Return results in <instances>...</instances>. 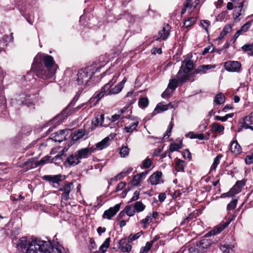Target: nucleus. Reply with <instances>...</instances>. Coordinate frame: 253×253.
I'll return each mask as SVG.
<instances>
[{
    "instance_id": "f257e3e1",
    "label": "nucleus",
    "mask_w": 253,
    "mask_h": 253,
    "mask_svg": "<svg viewBox=\"0 0 253 253\" xmlns=\"http://www.w3.org/2000/svg\"><path fill=\"white\" fill-rule=\"evenodd\" d=\"M34 62L38 65L34 72L43 79L52 77L58 68L53 57L48 54L38 53L34 58Z\"/></svg>"
},
{
    "instance_id": "f03ea898",
    "label": "nucleus",
    "mask_w": 253,
    "mask_h": 253,
    "mask_svg": "<svg viewBox=\"0 0 253 253\" xmlns=\"http://www.w3.org/2000/svg\"><path fill=\"white\" fill-rule=\"evenodd\" d=\"M233 219L232 218L223 224H219L213 230L207 233L205 237L195 245L198 252L199 253H204L212 244L217 243L219 239L216 236V235L220 233L227 227Z\"/></svg>"
},
{
    "instance_id": "7ed1b4c3",
    "label": "nucleus",
    "mask_w": 253,
    "mask_h": 253,
    "mask_svg": "<svg viewBox=\"0 0 253 253\" xmlns=\"http://www.w3.org/2000/svg\"><path fill=\"white\" fill-rule=\"evenodd\" d=\"M33 253H65V250L60 245L53 247L49 241L35 238L33 239Z\"/></svg>"
},
{
    "instance_id": "20e7f679",
    "label": "nucleus",
    "mask_w": 253,
    "mask_h": 253,
    "mask_svg": "<svg viewBox=\"0 0 253 253\" xmlns=\"http://www.w3.org/2000/svg\"><path fill=\"white\" fill-rule=\"evenodd\" d=\"M97 71L93 66H89L80 70L77 75V82L79 84H86L91 77Z\"/></svg>"
},
{
    "instance_id": "39448f33",
    "label": "nucleus",
    "mask_w": 253,
    "mask_h": 253,
    "mask_svg": "<svg viewBox=\"0 0 253 253\" xmlns=\"http://www.w3.org/2000/svg\"><path fill=\"white\" fill-rule=\"evenodd\" d=\"M66 176L62 174L57 175H45L42 177V179L52 184L55 188L59 189L60 187V182L65 179Z\"/></svg>"
},
{
    "instance_id": "423d86ee",
    "label": "nucleus",
    "mask_w": 253,
    "mask_h": 253,
    "mask_svg": "<svg viewBox=\"0 0 253 253\" xmlns=\"http://www.w3.org/2000/svg\"><path fill=\"white\" fill-rule=\"evenodd\" d=\"M32 242L28 240L27 237H22L19 240L17 247L20 249L23 253H31Z\"/></svg>"
},
{
    "instance_id": "0eeeda50",
    "label": "nucleus",
    "mask_w": 253,
    "mask_h": 253,
    "mask_svg": "<svg viewBox=\"0 0 253 253\" xmlns=\"http://www.w3.org/2000/svg\"><path fill=\"white\" fill-rule=\"evenodd\" d=\"M118 77L119 75L114 76L112 80L101 88V91L97 93L94 97V99H96V101H99L102 97H103L106 92V94H108V90L114 84V83L116 82Z\"/></svg>"
},
{
    "instance_id": "6e6552de",
    "label": "nucleus",
    "mask_w": 253,
    "mask_h": 253,
    "mask_svg": "<svg viewBox=\"0 0 253 253\" xmlns=\"http://www.w3.org/2000/svg\"><path fill=\"white\" fill-rule=\"evenodd\" d=\"M62 156L63 154L57 155L51 160L50 156H46L43 157L40 161L33 160V168L42 166L48 163H52L53 161H57L59 159H61Z\"/></svg>"
},
{
    "instance_id": "1a4fd4ad",
    "label": "nucleus",
    "mask_w": 253,
    "mask_h": 253,
    "mask_svg": "<svg viewBox=\"0 0 253 253\" xmlns=\"http://www.w3.org/2000/svg\"><path fill=\"white\" fill-rule=\"evenodd\" d=\"M73 189V183L67 182H65L64 185L58 189L59 191L63 192L61 195L63 200L67 201L69 199V194Z\"/></svg>"
},
{
    "instance_id": "9d476101",
    "label": "nucleus",
    "mask_w": 253,
    "mask_h": 253,
    "mask_svg": "<svg viewBox=\"0 0 253 253\" xmlns=\"http://www.w3.org/2000/svg\"><path fill=\"white\" fill-rule=\"evenodd\" d=\"M224 67L226 71L231 72H239L241 67L240 62L235 61H228L225 63Z\"/></svg>"
},
{
    "instance_id": "9b49d317",
    "label": "nucleus",
    "mask_w": 253,
    "mask_h": 253,
    "mask_svg": "<svg viewBox=\"0 0 253 253\" xmlns=\"http://www.w3.org/2000/svg\"><path fill=\"white\" fill-rule=\"evenodd\" d=\"M71 132V130L69 129L60 130L55 133V135L52 136L51 139L55 142H62L67 138L68 134L70 133Z\"/></svg>"
},
{
    "instance_id": "f8f14e48",
    "label": "nucleus",
    "mask_w": 253,
    "mask_h": 253,
    "mask_svg": "<svg viewBox=\"0 0 253 253\" xmlns=\"http://www.w3.org/2000/svg\"><path fill=\"white\" fill-rule=\"evenodd\" d=\"M95 150V149L93 147H86L79 150L77 151L76 154L80 160L82 159L87 158L88 155L93 153Z\"/></svg>"
},
{
    "instance_id": "ddd939ff",
    "label": "nucleus",
    "mask_w": 253,
    "mask_h": 253,
    "mask_svg": "<svg viewBox=\"0 0 253 253\" xmlns=\"http://www.w3.org/2000/svg\"><path fill=\"white\" fill-rule=\"evenodd\" d=\"M120 209V204H118L116 205L114 207H111L108 210L105 211L103 213V217L108 219H111L119 211Z\"/></svg>"
},
{
    "instance_id": "4468645a",
    "label": "nucleus",
    "mask_w": 253,
    "mask_h": 253,
    "mask_svg": "<svg viewBox=\"0 0 253 253\" xmlns=\"http://www.w3.org/2000/svg\"><path fill=\"white\" fill-rule=\"evenodd\" d=\"M173 105L171 103H169L168 104H165L163 102L158 103L155 110L153 112L152 114L155 115L157 114L162 113L164 111H167L169 108H172Z\"/></svg>"
},
{
    "instance_id": "2eb2a0df",
    "label": "nucleus",
    "mask_w": 253,
    "mask_h": 253,
    "mask_svg": "<svg viewBox=\"0 0 253 253\" xmlns=\"http://www.w3.org/2000/svg\"><path fill=\"white\" fill-rule=\"evenodd\" d=\"M239 184H241V186H243V183L242 181H237L235 185L231 189V190L226 193H225L224 195L226 197H232L234 195L238 194L241 191V189L240 188Z\"/></svg>"
},
{
    "instance_id": "dca6fc26",
    "label": "nucleus",
    "mask_w": 253,
    "mask_h": 253,
    "mask_svg": "<svg viewBox=\"0 0 253 253\" xmlns=\"http://www.w3.org/2000/svg\"><path fill=\"white\" fill-rule=\"evenodd\" d=\"M215 67V65H203L196 68L194 71V74L202 75L205 74L208 70L213 69Z\"/></svg>"
},
{
    "instance_id": "f3484780",
    "label": "nucleus",
    "mask_w": 253,
    "mask_h": 253,
    "mask_svg": "<svg viewBox=\"0 0 253 253\" xmlns=\"http://www.w3.org/2000/svg\"><path fill=\"white\" fill-rule=\"evenodd\" d=\"M162 173L161 171H157L153 173L149 177V180L152 185L160 184L161 181Z\"/></svg>"
},
{
    "instance_id": "a211bd4d",
    "label": "nucleus",
    "mask_w": 253,
    "mask_h": 253,
    "mask_svg": "<svg viewBox=\"0 0 253 253\" xmlns=\"http://www.w3.org/2000/svg\"><path fill=\"white\" fill-rule=\"evenodd\" d=\"M170 26L168 25H164L163 29L159 32V37L156 39L157 40L161 39L166 40L169 35Z\"/></svg>"
},
{
    "instance_id": "6ab92c4d",
    "label": "nucleus",
    "mask_w": 253,
    "mask_h": 253,
    "mask_svg": "<svg viewBox=\"0 0 253 253\" xmlns=\"http://www.w3.org/2000/svg\"><path fill=\"white\" fill-rule=\"evenodd\" d=\"M65 162L67 163L70 166H75L79 164L81 162V161L79 159L77 155L75 154L71 155L68 157Z\"/></svg>"
},
{
    "instance_id": "aec40b11",
    "label": "nucleus",
    "mask_w": 253,
    "mask_h": 253,
    "mask_svg": "<svg viewBox=\"0 0 253 253\" xmlns=\"http://www.w3.org/2000/svg\"><path fill=\"white\" fill-rule=\"evenodd\" d=\"M110 137L107 136L102 140L100 142H98L96 144V147L94 148L95 150H103L106 148L109 145Z\"/></svg>"
},
{
    "instance_id": "412c9836",
    "label": "nucleus",
    "mask_w": 253,
    "mask_h": 253,
    "mask_svg": "<svg viewBox=\"0 0 253 253\" xmlns=\"http://www.w3.org/2000/svg\"><path fill=\"white\" fill-rule=\"evenodd\" d=\"M139 124V120L137 118L133 120V122L130 123L128 126H126L124 128L125 132L127 133L132 132L136 130V127Z\"/></svg>"
},
{
    "instance_id": "4be33fe9",
    "label": "nucleus",
    "mask_w": 253,
    "mask_h": 253,
    "mask_svg": "<svg viewBox=\"0 0 253 253\" xmlns=\"http://www.w3.org/2000/svg\"><path fill=\"white\" fill-rule=\"evenodd\" d=\"M188 73V72H184L183 68H180L176 76L181 83L186 82L189 79V76Z\"/></svg>"
},
{
    "instance_id": "5701e85b",
    "label": "nucleus",
    "mask_w": 253,
    "mask_h": 253,
    "mask_svg": "<svg viewBox=\"0 0 253 253\" xmlns=\"http://www.w3.org/2000/svg\"><path fill=\"white\" fill-rule=\"evenodd\" d=\"M193 62L191 60H189L183 61L180 68H183V71L184 72L189 73L193 69Z\"/></svg>"
},
{
    "instance_id": "b1692460",
    "label": "nucleus",
    "mask_w": 253,
    "mask_h": 253,
    "mask_svg": "<svg viewBox=\"0 0 253 253\" xmlns=\"http://www.w3.org/2000/svg\"><path fill=\"white\" fill-rule=\"evenodd\" d=\"M131 246L125 242L124 240H122L120 242V249L123 253L129 252L131 249Z\"/></svg>"
},
{
    "instance_id": "393cba45",
    "label": "nucleus",
    "mask_w": 253,
    "mask_h": 253,
    "mask_svg": "<svg viewBox=\"0 0 253 253\" xmlns=\"http://www.w3.org/2000/svg\"><path fill=\"white\" fill-rule=\"evenodd\" d=\"M104 120V115L101 114L95 117L92 121V125L95 126H102Z\"/></svg>"
},
{
    "instance_id": "a878e982",
    "label": "nucleus",
    "mask_w": 253,
    "mask_h": 253,
    "mask_svg": "<svg viewBox=\"0 0 253 253\" xmlns=\"http://www.w3.org/2000/svg\"><path fill=\"white\" fill-rule=\"evenodd\" d=\"M230 150L232 153L238 154L241 152L242 149L240 145L237 143V142L236 141H234L231 144Z\"/></svg>"
},
{
    "instance_id": "bb28decb",
    "label": "nucleus",
    "mask_w": 253,
    "mask_h": 253,
    "mask_svg": "<svg viewBox=\"0 0 253 253\" xmlns=\"http://www.w3.org/2000/svg\"><path fill=\"white\" fill-rule=\"evenodd\" d=\"M29 7H25L24 9H21V12L23 15V16L25 18L27 21L30 23H32V20L31 18L30 15V5H29Z\"/></svg>"
},
{
    "instance_id": "cd10ccee",
    "label": "nucleus",
    "mask_w": 253,
    "mask_h": 253,
    "mask_svg": "<svg viewBox=\"0 0 253 253\" xmlns=\"http://www.w3.org/2000/svg\"><path fill=\"white\" fill-rule=\"evenodd\" d=\"M110 242V239L107 238L104 242L100 247L99 250L96 252L97 253H105L107 249L109 248Z\"/></svg>"
},
{
    "instance_id": "c85d7f7f",
    "label": "nucleus",
    "mask_w": 253,
    "mask_h": 253,
    "mask_svg": "<svg viewBox=\"0 0 253 253\" xmlns=\"http://www.w3.org/2000/svg\"><path fill=\"white\" fill-rule=\"evenodd\" d=\"M85 135V130L82 129H79L77 131H75L72 136L73 141H77L82 138Z\"/></svg>"
},
{
    "instance_id": "c756f323",
    "label": "nucleus",
    "mask_w": 253,
    "mask_h": 253,
    "mask_svg": "<svg viewBox=\"0 0 253 253\" xmlns=\"http://www.w3.org/2000/svg\"><path fill=\"white\" fill-rule=\"evenodd\" d=\"M175 170L177 172L184 171V162L182 160L176 159L175 161Z\"/></svg>"
},
{
    "instance_id": "7c9ffc66",
    "label": "nucleus",
    "mask_w": 253,
    "mask_h": 253,
    "mask_svg": "<svg viewBox=\"0 0 253 253\" xmlns=\"http://www.w3.org/2000/svg\"><path fill=\"white\" fill-rule=\"evenodd\" d=\"M181 253H199L195 245L185 247L182 248Z\"/></svg>"
},
{
    "instance_id": "2f4dec72",
    "label": "nucleus",
    "mask_w": 253,
    "mask_h": 253,
    "mask_svg": "<svg viewBox=\"0 0 253 253\" xmlns=\"http://www.w3.org/2000/svg\"><path fill=\"white\" fill-rule=\"evenodd\" d=\"M211 131L215 132H221L224 129L223 126L217 123H214L211 125Z\"/></svg>"
},
{
    "instance_id": "473e14b6",
    "label": "nucleus",
    "mask_w": 253,
    "mask_h": 253,
    "mask_svg": "<svg viewBox=\"0 0 253 253\" xmlns=\"http://www.w3.org/2000/svg\"><path fill=\"white\" fill-rule=\"evenodd\" d=\"M225 96L222 93H218L214 97L213 101L217 104H222L225 102Z\"/></svg>"
},
{
    "instance_id": "72a5a7b5",
    "label": "nucleus",
    "mask_w": 253,
    "mask_h": 253,
    "mask_svg": "<svg viewBox=\"0 0 253 253\" xmlns=\"http://www.w3.org/2000/svg\"><path fill=\"white\" fill-rule=\"evenodd\" d=\"M133 208L137 212H141L144 210L145 206L141 201L135 202L133 205Z\"/></svg>"
},
{
    "instance_id": "f704fd0d",
    "label": "nucleus",
    "mask_w": 253,
    "mask_h": 253,
    "mask_svg": "<svg viewBox=\"0 0 253 253\" xmlns=\"http://www.w3.org/2000/svg\"><path fill=\"white\" fill-rule=\"evenodd\" d=\"M197 21V18L196 17H190L187 20H186L184 22V26L185 28H189L194 25Z\"/></svg>"
},
{
    "instance_id": "c9c22d12",
    "label": "nucleus",
    "mask_w": 253,
    "mask_h": 253,
    "mask_svg": "<svg viewBox=\"0 0 253 253\" xmlns=\"http://www.w3.org/2000/svg\"><path fill=\"white\" fill-rule=\"evenodd\" d=\"M242 49L249 55H253V44H247L243 45Z\"/></svg>"
},
{
    "instance_id": "e433bc0d",
    "label": "nucleus",
    "mask_w": 253,
    "mask_h": 253,
    "mask_svg": "<svg viewBox=\"0 0 253 253\" xmlns=\"http://www.w3.org/2000/svg\"><path fill=\"white\" fill-rule=\"evenodd\" d=\"M234 246L233 245L223 244L219 247L220 250L224 253H229L230 250H232Z\"/></svg>"
},
{
    "instance_id": "4c0bfd02",
    "label": "nucleus",
    "mask_w": 253,
    "mask_h": 253,
    "mask_svg": "<svg viewBox=\"0 0 253 253\" xmlns=\"http://www.w3.org/2000/svg\"><path fill=\"white\" fill-rule=\"evenodd\" d=\"M122 89V87L121 85H116L114 87L111 88L108 90L107 94L109 95L115 94L119 93Z\"/></svg>"
},
{
    "instance_id": "58836bf2",
    "label": "nucleus",
    "mask_w": 253,
    "mask_h": 253,
    "mask_svg": "<svg viewBox=\"0 0 253 253\" xmlns=\"http://www.w3.org/2000/svg\"><path fill=\"white\" fill-rule=\"evenodd\" d=\"M154 243V241L147 242L146 243L145 246L141 248L139 253H148Z\"/></svg>"
},
{
    "instance_id": "ea45409f",
    "label": "nucleus",
    "mask_w": 253,
    "mask_h": 253,
    "mask_svg": "<svg viewBox=\"0 0 253 253\" xmlns=\"http://www.w3.org/2000/svg\"><path fill=\"white\" fill-rule=\"evenodd\" d=\"M152 217L150 214L147 215L145 218L141 220V223L143 224V227L144 229H146L147 227V225L149 224L152 222Z\"/></svg>"
},
{
    "instance_id": "a19ab883",
    "label": "nucleus",
    "mask_w": 253,
    "mask_h": 253,
    "mask_svg": "<svg viewBox=\"0 0 253 253\" xmlns=\"http://www.w3.org/2000/svg\"><path fill=\"white\" fill-rule=\"evenodd\" d=\"M149 104V100L147 97H141L138 101L139 106L141 108L146 107Z\"/></svg>"
},
{
    "instance_id": "79ce46f5",
    "label": "nucleus",
    "mask_w": 253,
    "mask_h": 253,
    "mask_svg": "<svg viewBox=\"0 0 253 253\" xmlns=\"http://www.w3.org/2000/svg\"><path fill=\"white\" fill-rule=\"evenodd\" d=\"M129 149L127 147V146H122L120 151V154L121 157L125 158L127 156H128L129 154Z\"/></svg>"
},
{
    "instance_id": "37998d69",
    "label": "nucleus",
    "mask_w": 253,
    "mask_h": 253,
    "mask_svg": "<svg viewBox=\"0 0 253 253\" xmlns=\"http://www.w3.org/2000/svg\"><path fill=\"white\" fill-rule=\"evenodd\" d=\"M177 80L175 79H171L168 84V88L173 91L177 87Z\"/></svg>"
},
{
    "instance_id": "c03bdc74",
    "label": "nucleus",
    "mask_w": 253,
    "mask_h": 253,
    "mask_svg": "<svg viewBox=\"0 0 253 253\" xmlns=\"http://www.w3.org/2000/svg\"><path fill=\"white\" fill-rule=\"evenodd\" d=\"M125 210L126 214L129 216L133 215L136 211L133 207L130 205L126 206Z\"/></svg>"
},
{
    "instance_id": "a18cd8bd",
    "label": "nucleus",
    "mask_w": 253,
    "mask_h": 253,
    "mask_svg": "<svg viewBox=\"0 0 253 253\" xmlns=\"http://www.w3.org/2000/svg\"><path fill=\"white\" fill-rule=\"evenodd\" d=\"M133 170V168L131 167L126 168L124 169L120 173L118 174V177H122L125 176L126 174L130 173Z\"/></svg>"
},
{
    "instance_id": "49530a36",
    "label": "nucleus",
    "mask_w": 253,
    "mask_h": 253,
    "mask_svg": "<svg viewBox=\"0 0 253 253\" xmlns=\"http://www.w3.org/2000/svg\"><path fill=\"white\" fill-rule=\"evenodd\" d=\"M222 156L221 155L217 156L214 159L213 161V163L211 167V169L213 170H215L217 166L219 164V161L220 159L221 158Z\"/></svg>"
},
{
    "instance_id": "de8ad7c7",
    "label": "nucleus",
    "mask_w": 253,
    "mask_h": 253,
    "mask_svg": "<svg viewBox=\"0 0 253 253\" xmlns=\"http://www.w3.org/2000/svg\"><path fill=\"white\" fill-rule=\"evenodd\" d=\"M142 233V232H138L134 235L130 234L128 236V242H131L134 241L136 240V239H138L141 235Z\"/></svg>"
},
{
    "instance_id": "09e8293b",
    "label": "nucleus",
    "mask_w": 253,
    "mask_h": 253,
    "mask_svg": "<svg viewBox=\"0 0 253 253\" xmlns=\"http://www.w3.org/2000/svg\"><path fill=\"white\" fill-rule=\"evenodd\" d=\"M141 179L142 178L140 177V175H138V174L134 175L131 181L132 184L135 186L138 185L141 182Z\"/></svg>"
},
{
    "instance_id": "8fccbe9b",
    "label": "nucleus",
    "mask_w": 253,
    "mask_h": 253,
    "mask_svg": "<svg viewBox=\"0 0 253 253\" xmlns=\"http://www.w3.org/2000/svg\"><path fill=\"white\" fill-rule=\"evenodd\" d=\"M237 203V200L236 199H234L231 202H230V203L228 204L227 206V211L234 209L236 207Z\"/></svg>"
},
{
    "instance_id": "3c124183",
    "label": "nucleus",
    "mask_w": 253,
    "mask_h": 253,
    "mask_svg": "<svg viewBox=\"0 0 253 253\" xmlns=\"http://www.w3.org/2000/svg\"><path fill=\"white\" fill-rule=\"evenodd\" d=\"M181 147L180 145L176 143H171L169 146V152H173L178 150Z\"/></svg>"
},
{
    "instance_id": "603ef678",
    "label": "nucleus",
    "mask_w": 253,
    "mask_h": 253,
    "mask_svg": "<svg viewBox=\"0 0 253 253\" xmlns=\"http://www.w3.org/2000/svg\"><path fill=\"white\" fill-rule=\"evenodd\" d=\"M250 25L251 24L249 23H246L241 27V29L240 30L236 32V34L241 32H246L250 27Z\"/></svg>"
},
{
    "instance_id": "864d4df0",
    "label": "nucleus",
    "mask_w": 253,
    "mask_h": 253,
    "mask_svg": "<svg viewBox=\"0 0 253 253\" xmlns=\"http://www.w3.org/2000/svg\"><path fill=\"white\" fill-rule=\"evenodd\" d=\"M172 127H173V124L171 122L169 126H168V128L166 132V134L164 136V137L163 138H166V137L167 136V137L166 138H168L169 137V136L171 134V129L172 128Z\"/></svg>"
},
{
    "instance_id": "5fc2aeb1",
    "label": "nucleus",
    "mask_w": 253,
    "mask_h": 253,
    "mask_svg": "<svg viewBox=\"0 0 253 253\" xmlns=\"http://www.w3.org/2000/svg\"><path fill=\"white\" fill-rule=\"evenodd\" d=\"M143 168L145 169L149 168L151 166V161L149 158L146 159L142 163Z\"/></svg>"
},
{
    "instance_id": "6e6d98bb",
    "label": "nucleus",
    "mask_w": 253,
    "mask_h": 253,
    "mask_svg": "<svg viewBox=\"0 0 253 253\" xmlns=\"http://www.w3.org/2000/svg\"><path fill=\"white\" fill-rule=\"evenodd\" d=\"M173 91L168 87L167 89L162 94V97L164 98H167L169 97L172 93Z\"/></svg>"
},
{
    "instance_id": "4d7b16f0",
    "label": "nucleus",
    "mask_w": 253,
    "mask_h": 253,
    "mask_svg": "<svg viewBox=\"0 0 253 253\" xmlns=\"http://www.w3.org/2000/svg\"><path fill=\"white\" fill-rule=\"evenodd\" d=\"M193 137H194V138H197L199 140H208L209 139V136H205L203 134L200 133V134H195L194 136Z\"/></svg>"
},
{
    "instance_id": "13d9d810",
    "label": "nucleus",
    "mask_w": 253,
    "mask_h": 253,
    "mask_svg": "<svg viewBox=\"0 0 253 253\" xmlns=\"http://www.w3.org/2000/svg\"><path fill=\"white\" fill-rule=\"evenodd\" d=\"M194 215L193 213H190L187 217H186L183 221L180 223V225H183L185 222L189 221L190 220L194 218Z\"/></svg>"
},
{
    "instance_id": "bf43d9fd",
    "label": "nucleus",
    "mask_w": 253,
    "mask_h": 253,
    "mask_svg": "<svg viewBox=\"0 0 253 253\" xmlns=\"http://www.w3.org/2000/svg\"><path fill=\"white\" fill-rule=\"evenodd\" d=\"M139 191H136L134 192L133 196L131 198L129 202L135 201L139 199Z\"/></svg>"
},
{
    "instance_id": "052dcab7",
    "label": "nucleus",
    "mask_w": 253,
    "mask_h": 253,
    "mask_svg": "<svg viewBox=\"0 0 253 253\" xmlns=\"http://www.w3.org/2000/svg\"><path fill=\"white\" fill-rule=\"evenodd\" d=\"M201 25L205 29L206 32H208V27L209 26V22L207 20H202L201 22Z\"/></svg>"
},
{
    "instance_id": "680f3d73",
    "label": "nucleus",
    "mask_w": 253,
    "mask_h": 253,
    "mask_svg": "<svg viewBox=\"0 0 253 253\" xmlns=\"http://www.w3.org/2000/svg\"><path fill=\"white\" fill-rule=\"evenodd\" d=\"M126 183L125 182H120L118 184V185H117V187L116 188V191L118 192V191H119L122 190L125 187V186H126Z\"/></svg>"
},
{
    "instance_id": "e2e57ef3",
    "label": "nucleus",
    "mask_w": 253,
    "mask_h": 253,
    "mask_svg": "<svg viewBox=\"0 0 253 253\" xmlns=\"http://www.w3.org/2000/svg\"><path fill=\"white\" fill-rule=\"evenodd\" d=\"M245 162L247 165H250L253 163V154L251 156H248L245 159Z\"/></svg>"
},
{
    "instance_id": "0e129e2a",
    "label": "nucleus",
    "mask_w": 253,
    "mask_h": 253,
    "mask_svg": "<svg viewBox=\"0 0 253 253\" xmlns=\"http://www.w3.org/2000/svg\"><path fill=\"white\" fill-rule=\"evenodd\" d=\"M244 124H243L244 127L246 129L250 128L251 129L252 126H251L250 125V124H251L250 123V121H247L245 120V117L244 118Z\"/></svg>"
},
{
    "instance_id": "69168bd1",
    "label": "nucleus",
    "mask_w": 253,
    "mask_h": 253,
    "mask_svg": "<svg viewBox=\"0 0 253 253\" xmlns=\"http://www.w3.org/2000/svg\"><path fill=\"white\" fill-rule=\"evenodd\" d=\"M89 247L90 251H92L96 248L95 241L92 238L90 239V245Z\"/></svg>"
},
{
    "instance_id": "338daca9",
    "label": "nucleus",
    "mask_w": 253,
    "mask_h": 253,
    "mask_svg": "<svg viewBox=\"0 0 253 253\" xmlns=\"http://www.w3.org/2000/svg\"><path fill=\"white\" fill-rule=\"evenodd\" d=\"M121 117L120 116V114H116L112 116L110 120L112 122H115L116 121L119 120Z\"/></svg>"
},
{
    "instance_id": "774afa93",
    "label": "nucleus",
    "mask_w": 253,
    "mask_h": 253,
    "mask_svg": "<svg viewBox=\"0 0 253 253\" xmlns=\"http://www.w3.org/2000/svg\"><path fill=\"white\" fill-rule=\"evenodd\" d=\"M245 120L247 121H250L251 124H253V112L250 115L245 117Z\"/></svg>"
}]
</instances>
